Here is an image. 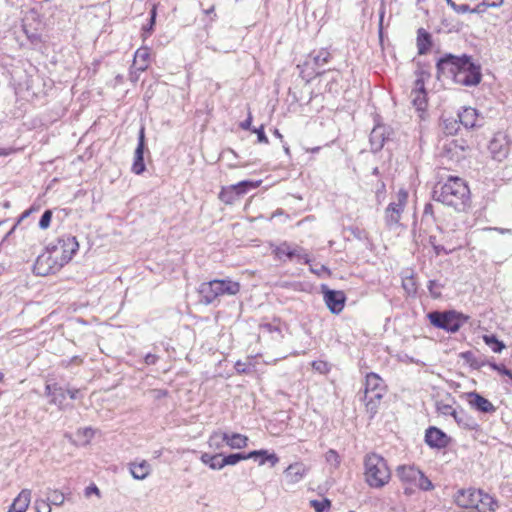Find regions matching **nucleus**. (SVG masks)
Wrapping results in <instances>:
<instances>
[{
  "mask_svg": "<svg viewBox=\"0 0 512 512\" xmlns=\"http://www.w3.org/2000/svg\"><path fill=\"white\" fill-rule=\"evenodd\" d=\"M436 68L438 77L451 78L462 86H476L482 79L480 65L465 54L462 56L445 54L437 61Z\"/></svg>",
  "mask_w": 512,
  "mask_h": 512,
  "instance_id": "nucleus-1",
  "label": "nucleus"
},
{
  "mask_svg": "<svg viewBox=\"0 0 512 512\" xmlns=\"http://www.w3.org/2000/svg\"><path fill=\"white\" fill-rule=\"evenodd\" d=\"M433 199L461 212L469 206L470 190L463 179L450 176L445 183L434 187Z\"/></svg>",
  "mask_w": 512,
  "mask_h": 512,
  "instance_id": "nucleus-2",
  "label": "nucleus"
},
{
  "mask_svg": "<svg viewBox=\"0 0 512 512\" xmlns=\"http://www.w3.org/2000/svg\"><path fill=\"white\" fill-rule=\"evenodd\" d=\"M365 480L372 488H382L391 478V471L387 461L379 454L370 453L364 460Z\"/></svg>",
  "mask_w": 512,
  "mask_h": 512,
  "instance_id": "nucleus-3",
  "label": "nucleus"
},
{
  "mask_svg": "<svg viewBox=\"0 0 512 512\" xmlns=\"http://www.w3.org/2000/svg\"><path fill=\"white\" fill-rule=\"evenodd\" d=\"M455 502L460 507L471 509V512H492L497 506L493 497L472 488L459 490Z\"/></svg>",
  "mask_w": 512,
  "mask_h": 512,
  "instance_id": "nucleus-4",
  "label": "nucleus"
},
{
  "mask_svg": "<svg viewBox=\"0 0 512 512\" xmlns=\"http://www.w3.org/2000/svg\"><path fill=\"white\" fill-rule=\"evenodd\" d=\"M240 291V284L230 279H214L203 282L198 288L200 302L205 305L214 303L220 296L236 295Z\"/></svg>",
  "mask_w": 512,
  "mask_h": 512,
  "instance_id": "nucleus-5",
  "label": "nucleus"
},
{
  "mask_svg": "<svg viewBox=\"0 0 512 512\" xmlns=\"http://www.w3.org/2000/svg\"><path fill=\"white\" fill-rule=\"evenodd\" d=\"M396 475L406 485L404 492L412 494L414 488L429 491L434 488L432 482L414 465H401L396 469Z\"/></svg>",
  "mask_w": 512,
  "mask_h": 512,
  "instance_id": "nucleus-6",
  "label": "nucleus"
},
{
  "mask_svg": "<svg viewBox=\"0 0 512 512\" xmlns=\"http://www.w3.org/2000/svg\"><path fill=\"white\" fill-rule=\"evenodd\" d=\"M274 258L282 263L287 261H297L299 263L310 264L311 256L302 246L283 241L278 245H271Z\"/></svg>",
  "mask_w": 512,
  "mask_h": 512,
  "instance_id": "nucleus-7",
  "label": "nucleus"
},
{
  "mask_svg": "<svg viewBox=\"0 0 512 512\" xmlns=\"http://www.w3.org/2000/svg\"><path fill=\"white\" fill-rule=\"evenodd\" d=\"M430 323L436 328L450 333L457 332L468 320V317L455 310L432 311L427 314Z\"/></svg>",
  "mask_w": 512,
  "mask_h": 512,
  "instance_id": "nucleus-8",
  "label": "nucleus"
},
{
  "mask_svg": "<svg viewBox=\"0 0 512 512\" xmlns=\"http://www.w3.org/2000/svg\"><path fill=\"white\" fill-rule=\"evenodd\" d=\"M65 263H62L58 253H55L50 247L47 251L39 255L34 264V273L39 276H47L58 272Z\"/></svg>",
  "mask_w": 512,
  "mask_h": 512,
  "instance_id": "nucleus-9",
  "label": "nucleus"
},
{
  "mask_svg": "<svg viewBox=\"0 0 512 512\" xmlns=\"http://www.w3.org/2000/svg\"><path fill=\"white\" fill-rule=\"evenodd\" d=\"M407 200V191L400 189L396 195V201H392L385 209L384 218L388 227L393 228L399 225Z\"/></svg>",
  "mask_w": 512,
  "mask_h": 512,
  "instance_id": "nucleus-10",
  "label": "nucleus"
},
{
  "mask_svg": "<svg viewBox=\"0 0 512 512\" xmlns=\"http://www.w3.org/2000/svg\"><path fill=\"white\" fill-rule=\"evenodd\" d=\"M58 253L62 263H68L79 249V243L75 236L63 235L57 239V243L50 247Z\"/></svg>",
  "mask_w": 512,
  "mask_h": 512,
  "instance_id": "nucleus-11",
  "label": "nucleus"
},
{
  "mask_svg": "<svg viewBox=\"0 0 512 512\" xmlns=\"http://www.w3.org/2000/svg\"><path fill=\"white\" fill-rule=\"evenodd\" d=\"M257 185L250 181H241L237 184L223 187L219 193V199L225 204L235 203L240 196L245 194L249 188H254Z\"/></svg>",
  "mask_w": 512,
  "mask_h": 512,
  "instance_id": "nucleus-12",
  "label": "nucleus"
},
{
  "mask_svg": "<svg viewBox=\"0 0 512 512\" xmlns=\"http://www.w3.org/2000/svg\"><path fill=\"white\" fill-rule=\"evenodd\" d=\"M488 150L494 160L501 162L506 159L510 151L506 135L502 133L496 134L489 142Z\"/></svg>",
  "mask_w": 512,
  "mask_h": 512,
  "instance_id": "nucleus-13",
  "label": "nucleus"
},
{
  "mask_svg": "<svg viewBox=\"0 0 512 512\" xmlns=\"http://www.w3.org/2000/svg\"><path fill=\"white\" fill-rule=\"evenodd\" d=\"M323 298L328 309L333 314H339L345 306L346 296L343 291L331 290L322 286Z\"/></svg>",
  "mask_w": 512,
  "mask_h": 512,
  "instance_id": "nucleus-14",
  "label": "nucleus"
},
{
  "mask_svg": "<svg viewBox=\"0 0 512 512\" xmlns=\"http://www.w3.org/2000/svg\"><path fill=\"white\" fill-rule=\"evenodd\" d=\"M425 443L433 449H444L450 443V437L441 429L430 426L425 431Z\"/></svg>",
  "mask_w": 512,
  "mask_h": 512,
  "instance_id": "nucleus-15",
  "label": "nucleus"
},
{
  "mask_svg": "<svg viewBox=\"0 0 512 512\" xmlns=\"http://www.w3.org/2000/svg\"><path fill=\"white\" fill-rule=\"evenodd\" d=\"M144 150H145V128L141 126L138 135V145L134 152V159L132 165V171L135 174H141L145 171L144 164Z\"/></svg>",
  "mask_w": 512,
  "mask_h": 512,
  "instance_id": "nucleus-16",
  "label": "nucleus"
},
{
  "mask_svg": "<svg viewBox=\"0 0 512 512\" xmlns=\"http://www.w3.org/2000/svg\"><path fill=\"white\" fill-rule=\"evenodd\" d=\"M410 98L413 106L419 110L423 111L426 107L427 100H426V91H425V84L424 80L421 77V73L417 77V79L414 82V88L412 89L410 93Z\"/></svg>",
  "mask_w": 512,
  "mask_h": 512,
  "instance_id": "nucleus-17",
  "label": "nucleus"
},
{
  "mask_svg": "<svg viewBox=\"0 0 512 512\" xmlns=\"http://www.w3.org/2000/svg\"><path fill=\"white\" fill-rule=\"evenodd\" d=\"M467 399L470 407L478 412L493 414L496 411V407L492 402L475 391L468 393Z\"/></svg>",
  "mask_w": 512,
  "mask_h": 512,
  "instance_id": "nucleus-18",
  "label": "nucleus"
},
{
  "mask_svg": "<svg viewBox=\"0 0 512 512\" xmlns=\"http://www.w3.org/2000/svg\"><path fill=\"white\" fill-rule=\"evenodd\" d=\"M45 395L50 398L49 403L63 409V403L66 399V392L57 383L46 384Z\"/></svg>",
  "mask_w": 512,
  "mask_h": 512,
  "instance_id": "nucleus-19",
  "label": "nucleus"
},
{
  "mask_svg": "<svg viewBox=\"0 0 512 512\" xmlns=\"http://www.w3.org/2000/svg\"><path fill=\"white\" fill-rule=\"evenodd\" d=\"M385 393L386 391H364V395L361 400L365 403L367 412L371 414V417L377 413L378 407Z\"/></svg>",
  "mask_w": 512,
  "mask_h": 512,
  "instance_id": "nucleus-20",
  "label": "nucleus"
},
{
  "mask_svg": "<svg viewBox=\"0 0 512 512\" xmlns=\"http://www.w3.org/2000/svg\"><path fill=\"white\" fill-rule=\"evenodd\" d=\"M308 468L301 462L290 464L284 471L285 477L290 484L300 482L307 474Z\"/></svg>",
  "mask_w": 512,
  "mask_h": 512,
  "instance_id": "nucleus-21",
  "label": "nucleus"
},
{
  "mask_svg": "<svg viewBox=\"0 0 512 512\" xmlns=\"http://www.w3.org/2000/svg\"><path fill=\"white\" fill-rule=\"evenodd\" d=\"M465 148L466 146L464 145V141L451 140L444 145L443 156L451 160L458 161L461 157H463Z\"/></svg>",
  "mask_w": 512,
  "mask_h": 512,
  "instance_id": "nucleus-22",
  "label": "nucleus"
},
{
  "mask_svg": "<svg viewBox=\"0 0 512 512\" xmlns=\"http://www.w3.org/2000/svg\"><path fill=\"white\" fill-rule=\"evenodd\" d=\"M457 117L460 124L466 129H471L477 126L478 112L475 108L464 107L458 112Z\"/></svg>",
  "mask_w": 512,
  "mask_h": 512,
  "instance_id": "nucleus-23",
  "label": "nucleus"
},
{
  "mask_svg": "<svg viewBox=\"0 0 512 512\" xmlns=\"http://www.w3.org/2000/svg\"><path fill=\"white\" fill-rule=\"evenodd\" d=\"M369 140H370L371 150L373 152L380 151L383 148L385 140H386L385 126H382V125L375 126L370 133Z\"/></svg>",
  "mask_w": 512,
  "mask_h": 512,
  "instance_id": "nucleus-24",
  "label": "nucleus"
},
{
  "mask_svg": "<svg viewBox=\"0 0 512 512\" xmlns=\"http://www.w3.org/2000/svg\"><path fill=\"white\" fill-rule=\"evenodd\" d=\"M455 422L462 428L470 431H478L479 430V424L477 421L469 415L466 411L463 409H459L457 413L454 415Z\"/></svg>",
  "mask_w": 512,
  "mask_h": 512,
  "instance_id": "nucleus-25",
  "label": "nucleus"
},
{
  "mask_svg": "<svg viewBox=\"0 0 512 512\" xmlns=\"http://www.w3.org/2000/svg\"><path fill=\"white\" fill-rule=\"evenodd\" d=\"M330 59V52L326 49H320L318 51H313L308 55L305 65H310L312 63L313 68H319L328 63Z\"/></svg>",
  "mask_w": 512,
  "mask_h": 512,
  "instance_id": "nucleus-26",
  "label": "nucleus"
},
{
  "mask_svg": "<svg viewBox=\"0 0 512 512\" xmlns=\"http://www.w3.org/2000/svg\"><path fill=\"white\" fill-rule=\"evenodd\" d=\"M31 501V491L23 489L13 501L8 512H25Z\"/></svg>",
  "mask_w": 512,
  "mask_h": 512,
  "instance_id": "nucleus-27",
  "label": "nucleus"
},
{
  "mask_svg": "<svg viewBox=\"0 0 512 512\" xmlns=\"http://www.w3.org/2000/svg\"><path fill=\"white\" fill-rule=\"evenodd\" d=\"M364 391H386V385L378 374L371 372L365 377Z\"/></svg>",
  "mask_w": 512,
  "mask_h": 512,
  "instance_id": "nucleus-28",
  "label": "nucleus"
},
{
  "mask_svg": "<svg viewBox=\"0 0 512 512\" xmlns=\"http://www.w3.org/2000/svg\"><path fill=\"white\" fill-rule=\"evenodd\" d=\"M150 52L146 47L139 48L133 59V67L138 71H144L149 65Z\"/></svg>",
  "mask_w": 512,
  "mask_h": 512,
  "instance_id": "nucleus-29",
  "label": "nucleus"
},
{
  "mask_svg": "<svg viewBox=\"0 0 512 512\" xmlns=\"http://www.w3.org/2000/svg\"><path fill=\"white\" fill-rule=\"evenodd\" d=\"M261 452H249V453H233L226 456L222 455V469L227 465H236L238 462L242 460H247L258 456Z\"/></svg>",
  "mask_w": 512,
  "mask_h": 512,
  "instance_id": "nucleus-30",
  "label": "nucleus"
},
{
  "mask_svg": "<svg viewBox=\"0 0 512 512\" xmlns=\"http://www.w3.org/2000/svg\"><path fill=\"white\" fill-rule=\"evenodd\" d=\"M432 46L431 34L424 28L417 31V49L420 55L426 54Z\"/></svg>",
  "mask_w": 512,
  "mask_h": 512,
  "instance_id": "nucleus-31",
  "label": "nucleus"
},
{
  "mask_svg": "<svg viewBox=\"0 0 512 512\" xmlns=\"http://www.w3.org/2000/svg\"><path fill=\"white\" fill-rule=\"evenodd\" d=\"M151 472L150 464L143 460L140 463H130V474L138 480L145 479Z\"/></svg>",
  "mask_w": 512,
  "mask_h": 512,
  "instance_id": "nucleus-32",
  "label": "nucleus"
},
{
  "mask_svg": "<svg viewBox=\"0 0 512 512\" xmlns=\"http://www.w3.org/2000/svg\"><path fill=\"white\" fill-rule=\"evenodd\" d=\"M248 437L240 433H227L226 445L231 449H242L248 445Z\"/></svg>",
  "mask_w": 512,
  "mask_h": 512,
  "instance_id": "nucleus-33",
  "label": "nucleus"
},
{
  "mask_svg": "<svg viewBox=\"0 0 512 512\" xmlns=\"http://www.w3.org/2000/svg\"><path fill=\"white\" fill-rule=\"evenodd\" d=\"M200 460L203 464L207 465L212 470H221L222 469V454H210V453H202L200 456Z\"/></svg>",
  "mask_w": 512,
  "mask_h": 512,
  "instance_id": "nucleus-34",
  "label": "nucleus"
},
{
  "mask_svg": "<svg viewBox=\"0 0 512 512\" xmlns=\"http://www.w3.org/2000/svg\"><path fill=\"white\" fill-rule=\"evenodd\" d=\"M478 2L479 0H447V3L456 11L457 13H474L472 3Z\"/></svg>",
  "mask_w": 512,
  "mask_h": 512,
  "instance_id": "nucleus-35",
  "label": "nucleus"
},
{
  "mask_svg": "<svg viewBox=\"0 0 512 512\" xmlns=\"http://www.w3.org/2000/svg\"><path fill=\"white\" fill-rule=\"evenodd\" d=\"M227 433L213 432L208 440V445L214 450H221L226 444Z\"/></svg>",
  "mask_w": 512,
  "mask_h": 512,
  "instance_id": "nucleus-36",
  "label": "nucleus"
},
{
  "mask_svg": "<svg viewBox=\"0 0 512 512\" xmlns=\"http://www.w3.org/2000/svg\"><path fill=\"white\" fill-rule=\"evenodd\" d=\"M460 125L458 117L444 118L442 122L443 131L447 135H455L459 131Z\"/></svg>",
  "mask_w": 512,
  "mask_h": 512,
  "instance_id": "nucleus-37",
  "label": "nucleus"
},
{
  "mask_svg": "<svg viewBox=\"0 0 512 512\" xmlns=\"http://www.w3.org/2000/svg\"><path fill=\"white\" fill-rule=\"evenodd\" d=\"M503 4V0H481L473 7L476 14H481L486 11L488 7H499Z\"/></svg>",
  "mask_w": 512,
  "mask_h": 512,
  "instance_id": "nucleus-38",
  "label": "nucleus"
},
{
  "mask_svg": "<svg viewBox=\"0 0 512 512\" xmlns=\"http://www.w3.org/2000/svg\"><path fill=\"white\" fill-rule=\"evenodd\" d=\"M484 342L492 349L495 353H500L505 345L502 341L498 340L495 335H485L483 337Z\"/></svg>",
  "mask_w": 512,
  "mask_h": 512,
  "instance_id": "nucleus-39",
  "label": "nucleus"
},
{
  "mask_svg": "<svg viewBox=\"0 0 512 512\" xmlns=\"http://www.w3.org/2000/svg\"><path fill=\"white\" fill-rule=\"evenodd\" d=\"M156 15H157L156 6L152 5V7L150 9V17H149L148 23L142 26L144 38L151 35V33L153 31L154 24H155Z\"/></svg>",
  "mask_w": 512,
  "mask_h": 512,
  "instance_id": "nucleus-40",
  "label": "nucleus"
},
{
  "mask_svg": "<svg viewBox=\"0 0 512 512\" xmlns=\"http://www.w3.org/2000/svg\"><path fill=\"white\" fill-rule=\"evenodd\" d=\"M253 452H261L258 456H265V459L259 460V465L269 462L274 467L279 462V457L275 453H269L267 450H254Z\"/></svg>",
  "mask_w": 512,
  "mask_h": 512,
  "instance_id": "nucleus-41",
  "label": "nucleus"
},
{
  "mask_svg": "<svg viewBox=\"0 0 512 512\" xmlns=\"http://www.w3.org/2000/svg\"><path fill=\"white\" fill-rule=\"evenodd\" d=\"M47 500L53 505L61 506L65 501V496L61 491L52 490L49 492Z\"/></svg>",
  "mask_w": 512,
  "mask_h": 512,
  "instance_id": "nucleus-42",
  "label": "nucleus"
},
{
  "mask_svg": "<svg viewBox=\"0 0 512 512\" xmlns=\"http://www.w3.org/2000/svg\"><path fill=\"white\" fill-rule=\"evenodd\" d=\"M436 408H437V412L439 414H442L444 416L450 415L453 418H454V415L458 411L457 409L453 408L451 405L443 403V402H438Z\"/></svg>",
  "mask_w": 512,
  "mask_h": 512,
  "instance_id": "nucleus-43",
  "label": "nucleus"
},
{
  "mask_svg": "<svg viewBox=\"0 0 512 512\" xmlns=\"http://www.w3.org/2000/svg\"><path fill=\"white\" fill-rule=\"evenodd\" d=\"M310 505L316 512H324L330 508L331 503L328 499L311 500Z\"/></svg>",
  "mask_w": 512,
  "mask_h": 512,
  "instance_id": "nucleus-44",
  "label": "nucleus"
},
{
  "mask_svg": "<svg viewBox=\"0 0 512 512\" xmlns=\"http://www.w3.org/2000/svg\"><path fill=\"white\" fill-rule=\"evenodd\" d=\"M325 459H326L327 463H329L334 468H337L340 464V456L333 449H330L326 452Z\"/></svg>",
  "mask_w": 512,
  "mask_h": 512,
  "instance_id": "nucleus-45",
  "label": "nucleus"
},
{
  "mask_svg": "<svg viewBox=\"0 0 512 512\" xmlns=\"http://www.w3.org/2000/svg\"><path fill=\"white\" fill-rule=\"evenodd\" d=\"M427 288H428L429 293L432 296V298L437 299L441 296L442 285H440L437 281L430 280L428 282Z\"/></svg>",
  "mask_w": 512,
  "mask_h": 512,
  "instance_id": "nucleus-46",
  "label": "nucleus"
},
{
  "mask_svg": "<svg viewBox=\"0 0 512 512\" xmlns=\"http://www.w3.org/2000/svg\"><path fill=\"white\" fill-rule=\"evenodd\" d=\"M434 207L431 203H426L423 210L422 222L429 223L434 221Z\"/></svg>",
  "mask_w": 512,
  "mask_h": 512,
  "instance_id": "nucleus-47",
  "label": "nucleus"
},
{
  "mask_svg": "<svg viewBox=\"0 0 512 512\" xmlns=\"http://www.w3.org/2000/svg\"><path fill=\"white\" fill-rule=\"evenodd\" d=\"M51 219H52V211L51 210H46L42 214V216H41V218L39 220V227H40V229H42V230L47 229L50 226Z\"/></svg>",
  "mask_w": 512,
  "mask_h": 512,
  "instance_id": "nucleus-48",
  "label": "nucleus"
},
{
  "mask_svg": "<svg viewBox=\"0 0 512 512\" xmlns=\"http://www.w3.org/2000/svg\"><path fill=\"white\" fill-rule=\"evenodd\" d=\"M33 213V209H27L25 210L18 218L17 222L13 225V227L6 233L4 239H7L12 233L15 231L17 226L27 217H29Z\"/></svg>",
  "mask_w": 512,
  "mask_h": 512,
  "instance_id": "nucleus-49",
  "label": "nucleus"
},
{
  "mask_svg": "<svg viewBox=\"0 0 512 512\" xmlns=\"http://www.w3.org/2000/svg\"><path fill=\"white\" fill-rule=\"evenodd\" d=\"M490 367L493 370H496L497 372H499L500 374L506 375L507 378H510L512 380V370L508 369L505 365L497 364V363H491Z\"/></svg>",
  "mask_w": 512,
  "mask_h": 512,
  "instance_id": "nucleus-50",
  "label": "nucleus"
},
{
  "mask_svg": "<svg viewBox=\"0 0 512 512\" xmlns=\"http://www.w3.org/2000/svg\"><path fill=\"white\" fill-rule=\"evenodd\" d=\"M436 237L430 236L429 242L433 247L434 253L436 256H439L441 254H449V251L446 250V248L442 245L436 244Z\"/></svg>",
  "mask_w": 512,
  "mask_h": 512,
  "instance_id": "nucleus-51",
  "label": "nucleus"
},
{
  "mask_svg": "<svg viewBox=\"0 0 512 512\" xmlns=\"http://www.w3.org/2000/svg\"><path fill=\"white\" fill-rule=\"evenodd\" d=\"M312 368L322 374H325L329 371L328 363L322 360L313 361Z\"/></svg>",
  "mask_w": 512,
  "mask_h": 512,
  "instance_id": "nucleus-52",
  "label": "nucleus"
},
{
  "mask_svg": "<svg viewBox=\"0 0 512 512\" xmlns=\"http://www.w3.org/2000/svg\"><path fill=\"white\" fill-rule=\"evenodd\" d=\"M35 509L37 512H51L50 504L46 500L42 499L35 501Z\"/></svg>",
  "mask_w": 512,
  "mask_h": 512,
  "instance_id": "nucleus-53",
  "label": "nucleus"
},
{
  "mask_svg": "<svg viewBox=\"0 0 512 512\" xmlns=\"http://www.w3.org/2000/svg\"><path fill=\"white\" fill-rule=\"evenodd\" d=\"M84 494L86 497H90L93 494L96 495L98 498L101 497L99 488L93 483L85 488Z\"/></svg>",
  "mask_w": 512,
  "mask_h": 512,
  "instance_id": "nucleus-54",
  "label": "nucleus"
},
{
  "mask_svg": "<svg viewBox=\"0 0 512 512\" xmlns=\"http://www.w3.org/2000/svg\"><path fill=\"white\" fill-rule=\"evenodd\" d=\"M79 435H82L84 438V442L88 443L94 436V430L92 428H84L83 430L78 431Z\"/></svg>",
  "mask_w": 512,
  "mask_h": 512,
  "instance_id": "nucleus-55",
  "label": "nucleus"
},
{
  "mask_svg": "<svg viewBox=\"0 0 512 512\" xmlns=\"http://www.w3.org/2000/svg\"><path fill=\"white\" fill-rule=\"evenodd\" d=\"M253 132H255L257 134V138H258V141L260 143H265L267 144L268 143V138L264 132V127L261 126L260 128L258 129H253Z\"/></svg>",
  "mask_w": 512,
  "mask_h": 512,
  "instance_id": "nucleus-56",
  "label": "nucleus"
},
{
  "mask_svg": "<svg viewBox=\"0 0 512 512\" xmlns=\"http://www.w3.org/2000/svg\"><path fill=\"white\" fill-rule=\"evenodd\" d=\"M158 360V356L152 353H148L144 356V363L146 365H154Z\"/></svg>",
  "mask_w": 512,
  "mask_h": 512,
  "instance_id": "nucleus-57",
  "label": "nucleus"
},
{
  "mask_svg": "<svg viewBox=\"0 0 512 512\" xmlns=\"http://www.w3.org/2000/svg\"><path fill=\"white\" fill-rule=\"evenodd\" d=\"M251 124H252V115L249 112L247 119L240 123V127L243 130H249V129H251Z\"/></svg>",
  "mask_w": 512,
  "mask_h": 512,
  "instance_id": "nucleus-58",
  "label": "nucleus"
},
{
  "mask_svg": "<svg viewBox=\"0 0 512 512\" xmlns=\"http://www.w3.org/2000/svg\"><path fill=\"white\" fill-rule=\"evenodd\" d=\"M66 394H68L71 399L75 400L79 397L80 390L79 389H68L66 391Z\"/></svg>",
  "mask_w": 512,
  "mask_h": 512,
  "instance_id": "nucleus-59",
  "label": "nucleus"
},
{
  "mask_svg": "<svg viewBox=\"0 0 512 512\" xmlns=\"http://www.w3.org/2000/svg\"><path fill=\"white\" fill-rule=\"evenodd\" d=\"M485 230H495L501 234H511L512 233V230L511 229H508V228H499V227H488V228H485Z\"/></svg>",
  "mask_w": 512,
  "mask_h": 512,
  "instance_id": "nucleus-60",
  "label": "nucleus"
},
{
  "mask_svg": "<svg viewBox=\"0 0 512 512\" xmlns=\"http://www.w3.org/2000/svg\"><path fill=\"white\" fill-rule=\"evenodd\" d=\"M235 368L237 370L238 373H247V368H246V364L245 363H242L240 361H238L235 365Z\"/></svg>",
  "mask_w": 512,
  "mask_h": 512,
  "instance_id": "nucleus-61",
  "label": "nucleus"
},
{
  "mask_svg": "<svg viewBox=\"0 0 512 512\" xmlns=\"http://www.w3.org/2000/svg\"><path fill=\"white\" fill-rule=\"evenodd\" d=\"M310 271L317 275H321L322 272H328V268L325 267L324 265H321L319 268H313L312 266H310Z\"/></svg>",
  "mask_w": 512,
  "mask_h": 512,
  "instance_id": "nucleus-62",
  "label": "nucleus"
},
{
  "mask_svg": "<svg viewBox=\"0 0 512 512\" xmlns=\"http://www.w3.org/2000/svg\"><path fill=\"white\" fill-rule=\"evenodd\" d=\"M11 153V149L0 148V156H7Z\"/></svg>",
  "mask_w": 512,
  "mask_h": 512,
  "instance_id": "nucleus-63",
  "label": "nucleus"
},
{
  "mask_svg": "<svg viewBox=\"0 0 512 512\" xmlns=\"http://www.w3.org/2000/svg\"><path fill=\"white\" fill-rule=\"evenodd\" d=\"M214 10H215V7H214V5H212L210 8L204 10V13L206 15H210V14L214 13Z\"/></svg>",
  "mask_w": 512,
  "mask_h": 512,
  "instance_id": "nucleus-64",
  "label": "nucleus"
}]
</instances>
